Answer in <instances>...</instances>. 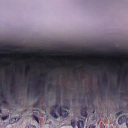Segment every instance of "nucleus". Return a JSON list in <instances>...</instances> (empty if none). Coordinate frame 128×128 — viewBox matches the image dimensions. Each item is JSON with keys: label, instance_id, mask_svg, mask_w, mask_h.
<instances>
[{"label": "nucleus", "instance_id": "nucleus-1", "mask_svg": "<svg viewBox=\"0 0 128 128\" xmlns=\"http://www.w3.org/2000/svg\"><path fill=\"white\" fill-rule=\"evenodd\" d=\"M56 112L60 116H62L64 117H66L68 115V113L67 112L62 111L60 109H58L57 106H54L51 109L50 113L54 118H57L58 117V116L56 114Z\"/></svg>", "mask_w": 128, "mask_h": 128}, {"label": "nucleus", "instance_id": "nucleus-10", "mask_svg": "<svg viewBox=\"0 0 128 128\" xmlns=\"http://www.w3.org/2000/svg\"><path fill=\"white\" fill-rule=\"evenodd\" d=\"M35 119H36V121L37 122H38V123H39V122L38 120V118H35Z\"/></svg>", "mask_w": 128, "mask_h": 128}, {"label": "nucleus", "instance_id": "nucleus-13", "mask_svg": "<svg viewBox=\"0 0 128 128\" xmlns=\"http://www.w3.org/2000/svg\"><path fill=\"white\" fill-rule=\"evenodd\" d=\"M1 113H2L1 111V110L0 109V114H1Z\"/></svg>", "mask_w": 128, "mask_h": 128}, {"label": "nucleus", "instance_id": "nucleus-3", "mask_svg": "<svg viewBox=\"0 0 128 128\" xmlns=\"http://www.w3.org/2000/svg\"><path fill=\"white\" fill-rule=\"evenodd\" d=\"M125 121L124 117L122 116L118 120V123L120 124H122Z\"/></svg>", "mask_w": 128, "mask_h": 128}, {"label": "nucleus", "instance_id": "nucleus-4", "mask_svg": "<svg viewBox=\"0 0 128 128\" xmlns=\"http://www.w3.org/2000/svg\"><path fill=\"white\" fill-rule=\"evenodd\" d=\"M81 114L84 117H86L87 116L86 112L85 111H82L81 113Z\"/></svg>", "mask_w": 128, "mask_h": 128}, {"label": "nucleus", "instance_id": "nucleus-6", "mask_svg": "<svg viewBox=\"0 0 128 128\" xmlns=\"http://www.w3.org/2000/svg\"><path fill=\"white\" fill-rule=\"evenodd\" d=\"M71 125L73 128H74L75 125V123L74 122H71Z\"/></svg>", "mask_w": 128, "mask_h": 128}, {"label": "nucleus", "instance_id": "nucleus-11", "mask_svg": "<svg viewBox=\"0 0 128 128\" xmlns=\"http://www.w3.org/2000/svg\"><path fill=\"white\" fill-rule=\"evenodd\" d=\"M39 112L38 111H34V112H33L34 113H38V112Z\"/></svg>", "mask_w": 128, "mask_h": 128}, {"label": "nucleus", "instance_id": "nucleus-2", "mask_svg": "<svg viewBox=\"0 0 128 128\" xmlns=\"http://www.w3.org/2000/svg\"><path fill=\"white\" fill-rule=\"evenodd\" d=\"M76 125L78 128H84V124L83 121L79 120L76 123Z\"/></svg>", "mask_w": 128, "mask_h": 128}, {"label": "nucleus", "instance_id": "nucleus-8", "mask_svg": "<svg viewBox=\"0 0 128 128\" xmlns=\"http://www.w3.org/2000/svg\"><path fill=\"white\" fill-rule=\"evenodd\" d=\"M126 122L127 127L128 128V118L127 119Z\"/></svg>", "mask_w": 128, "mask_h": 128}, {"label": "nucleus", "instance_id": "nucleus-5", "mask_svg": "<svg viewBox=\"0 0 128 128\" xmlns=\"http://www.w3.org/2000/svg\"><path fill=\"white\" fill-rule=\"evenodd\" d=\"M9 116H6L3 117L2 118V119L3 121L9 118Z\"/></svg>", "mask_w": 128, "mask_h": 128}, {"label": "nucleus", "instance_id": "nucleus-7", "mask_svg": "<svg viewBox=\"0 0 128 128\" xmlns=\"http://www.w3.org/2000/svg\"><path fill=\"white\" fill-rule=\"evenodd\" d=\"M26 128H36L33 126H26Z\"/></svg>", "mask_w": 128, "mask_h": 128}, {"label": "nucleus", "instance_id": "nucleus-12", "mask_svg": "<svg viewBox=\"0 0 128 128\" xmlns=\"http://www.w3.org/2000/svg\"><path fill=\"white\" fill-rule=\"evenodd\" d=\"M50 128H55L54 126H52V127H50Z\"/></svg>", "mask_w": 128, "mask_h": 128}, {"label": "nucleus", "instance_id": "nucleus-14", "mask_svg": "<svg viewBox=\"0 0 128 128\" xmlns=\"http://www.w3.org/2000/svg\"><path fill=\"white\" fill-rule=\"evenodd\" d=\"M14 120H16V118H14Z\"/></svg>", "mask_w": 128, "mask_h": 128}, {"label": "nucleus", "instance_id": "nucleus-9", "mask_svg": "<svg viewBox=\"0 0 128 128\" xmlns=\"http://www.w3.org/2000/svg\"><path fill=\"white\" fill-rule=\"evenodd\" d=\"M88 128H94V126L93 125H91Z\"/></svg>", "mask_w": 128, "mask_h": 128}]
</instances>
